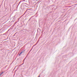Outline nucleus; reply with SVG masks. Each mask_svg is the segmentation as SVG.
I'll use <instances>...</instances> for the list:
<instances>
[{"mask_svg": "<svg viewBox=\"0 0 77 77\" xmlns=\"http://www.w3.org/2000/svg\"><path fill=\"white\" fill-rule=\"evenodd\" d=\"M38 77H40V75H39Z\"/></svg>", "mask_w": 77, "mask_h": 77, "instance_id": "3", "label": "nucleus"}, {"mask_svg": "<svg viewBox=\"0 0 77 77\" xmlns=\"http://www.w3.org/2000/svg\"><path fill=\"white\" fill-rule=\"evenodd\" d=\"M3 72H2L1 74L0 75V76L1 75H2V74H3Z\"/></svg>", "mask_w": 77, "mask_h": 77, "instance_id": "1", "label": "nucleus"}, {"mask_svg": "<svg viewBox=\"0 0 77 77\" xmlns=\"http://www.w3.org/2000/svg\"><path fill=\"white\" fill-rule=\"evenodd\" d=\"M21 54H22V52H21L20 53V54H19V56H20V55H21Z\"/></svg>", "mask_w": 77, "mask_h": 77, "instance_id": "2", "label": "nucleus"}]
</instances>
